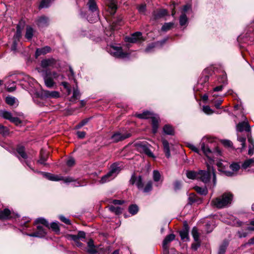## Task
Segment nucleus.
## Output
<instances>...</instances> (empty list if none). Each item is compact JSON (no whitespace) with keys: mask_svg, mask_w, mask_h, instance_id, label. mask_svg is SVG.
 <instances>
[{"mask_svg":"<svg viewBox=\"0 0 254 254\" xmlns=\"http://www.w3.org/2000/svg\"><path fill=\"white\" fill-rule=\"evenodd\" d=\"M211 141L207 137H203L200 142V146L201 150L206 156L207 160L206 161V164L207 170H199L198 171V180H200L205 184L209 182L212 175V181L213 187L216 184V176L213 165L214 164V158L222 155V152L218 147L211 149L209 144Z\"/></svg>","mask_w":254,"mask_h":254,"instance_id":"obj_1","label":"nucleus"},{"mask_svg":"<svg viewBox=\"0 0 254 254\" xmlns=\"http://www.w3.org/2000/svg\"><path fill=\"white\" fill-rule=\"evenodd\" d=\"M40 67L36 68L42 77L45 85L49 88H53L57 86V82H60L64 79V74L56 71H52L48 67L59 69L61 64L58 60L53 58L45 59L41 61Z\"/></svg>","mask_w":254,"mask_h":254,"instance_id":"obj_2","label":"nucleus"},{"mask_svg":"<svg viewBox=\"0 0 254 254\" xmlns=\"http://www.w3.org/2000/svg\"><path fill=\"white\" fill-rule=\"evenodd\" d=\"M233 199V195L230 192H225L213 199L211 205L217 208L222 209L229 206Z\"/></svg>","mask_w":254,"mask_h":254,"instance_id":"obj_3","label":"nucleus"},{"mask_svg":"<svg viewBox=\"0 0 254 254\" xmlns=\"http://www.w3.org/2000/svg\"><path fill=\"white\" fill-rule=\"evenodd\" d=\"M121 171L120 167L118 163H115L111 165L110 171L103 176L100 180V183H106L114 179Z\"/></svg>","mask_w":254,"mask_h":254,"instance_id":"obj_4","label":"nucleus"},{"mask_svg":"<svg viewBox=\"0 0 254 254\" xmlns=\"http://www.w3.org/2000/svg\"><path fill=\"white\" fill-rule=\"evenodd\" d=\"M86 5L88 10L93 13L94 16L90 17H87V20L91 23L94 22L99 19V10L97 5L96 0H88L86 2Z\"/></svg>","mask_w":254,"mask_h":254,"instance_id":"obj_5","label":"nucleus"},{"mask_svg":"<svg viewBox=\"0 0 254 254\" xmlns=\"http://www.w3.org/2000/svg\"><path fill=\"white\" fill-rule=\"evenodd\" d=\"M107 50L109 53L115 58L124 59L128 58L129 56L128 53L123 52L122 48L120 47L113 45L108 46Z\"/></svg>","mask_w":254,"mask_h":254,"instance_id":"obj_6","label":"nucleus"},{"mask_svg":"<svg viewBox=\"0 0 254 254\" xmlns=\"http://www.w3.org/2000/svg\"><path fill=\"white\" fill-rule=\"evenodd\" d=\"M134 146L140 153H144L149 157H154L153 153L149 149L150 145L147 142L137 141L134 143Z\"/></svg>","mask_w":254,"mask_h":254,"instance_id":"obj_7","label":"nucleus"},{"mask_svg":"<svg viewBox=\"0 0 254 254\" xmlns=\"http://www.w3.org/2000/svg\"><path fill=\"white\" fill-rule=\"evenodd\" d=\"M25 162L26 164V165L28 166L29 169L31 170L33 172L42 174L44 177H45L50 181H62V179H63V177L61 175H55L49 173L43 172L41 171H39L37 170H35L33 168H32L29 162H28V161H25Z\"/></svg>","mask_w":254,"mask_h":254,"instance_id":"obj_8","label":"nucleus"},{"mask_svg":"<svg viewBox=\"0 0 254 254\" xmlns=\"http://www.w3.org/2000/svg\"><path fill=\"white\" fill-rule=\"evenodd\" d=\"M216 165L219 172L223 173L227 176H233L234 173L227 170L229 166V164L228 162L220 160L217 162Z\"/></svg>","mask_w":254,"mask_h":254,"instance_id":"obj_9","label":"nucleus"},{"mask_svg":"<svg viewBox=\"0 0 254 254\" xmlns=\"http://www.w3.org/2000/svg\"><path fill=\"white\" fill-rule=\"evenodd\" d=\"M130 136V134L127 132L121 133L117 132L112 135L111 139L114 142H118L126 139Z\"/></svg>","mask_w":254,"mask_h":254,"instance_id":"obj_10","label":"nucleus"},{"mask_svg":"<svg viewBox=\"0 0 254 254\" xmlns=\"http://www.w3.org/2000/svg\"><path fill=\"white\" fill-rule=\"evenodd\" d=\"M129 183L132 185L135 184L139 190L143 189V180L141 176L136 177L134 174L132 175Z\"/></svg>","mask_w":254,"mask_h":254,"instance_id":"obj_11","label":"nucleus"},{"mask_svg":"<svg viewBox=\"0 0 254 254\" xmlns=\"http://www.w3.org/2000/svg\"><path fill=\"white\" fill-rule=\"evenodd\" d=\"M142 33L140 32H136L131 35L130 36L126 37L125 41L130 43H135L142 40Z\"/></svg>","mask_w":254,"mask_h":254,"instance_id":"obj_12","label":"nucleus"},{"mask_svg":"<svg viewBox=\"0 0 254 254\" xmlns=\"http://www.w3.org/2000/svg\"><path fill=\"white\" fill-rule=\"evenodd\" d=\"M209 77L208 75H204L199 79L198 83L196 85V88L198 90L203 89L204 88L207 89L208 86V81L209 80Z\"/></svg>","mask_w":254,"mask_h":254,"instance_id":"obj_13","label":"nucleus"},{"mask_svg":"<svg viewBox=\"0 0 254 254\" xmlns=\"http://www.w3.org/2000/svg\"><path fill=\"white\" fill-rule=\"evenodd\" d=\"M46 234L47 232L44 228L38 225L37 226V230L36 232L31 234H27V235L32 237L43 238Z\"/></svg>","mask_w":254,"mask_h":254,"instance_id":"obj_14","label":"nucleus"},{"mask_svg":"<svg viewBox=\"0 0 254 254\" xmlns=\"http://www.w3.org/2000/svg\"><path fill=\"white\" fill-rule=\"evenodd\" d=\"M167 40V38L165 39L160 41H158L156 43H151L149 44L146 49L144 50V52L146 53H150L153 52L155 50V48L157 47L158 45H160L161 46H162Z\"/></svg>","mask_w":254,"mask_h":254,"instance_id":"obj_15","label":"nucleus"},{"mask_svg":"<svg viewBox=\"0 0 254 254\" xmlns=\"http://www.w3.org/2000/svg\"><path fill=\"white\" fill-rule=\"evenodd\" d=\"M175 238V235L173 234H169L165 238L163 242V250L167 253H169V244L173 241Z\"/></svg>","mask_w":254,"mask_h":254,"instance_id":"obj_16","label":"nucleus"},{"mask_svg":"<svg viewBox=\"0 0 254 254\" xmlns=\"http://www.w3.org/2000/svg\"><path fill=\"white\" fill-rule=\"evenodd\" d=\"M167 14V12L165 9H160L159 10L154 11L152 17L151 18V20H156L158 19H160L164 16Z\"/></svg>","mask_w":254,"mask_h":254,"instance_id":"obj_17","label":"nucleus"},{"mask_svg":"<svg viewBox=\"0 0 254 254\" xmlns=\"http://www.w3.org/2000/svg\"><path fill=\"white\" fill-rule=\"evenodd\" d=\"M245 131L246 133H250L251 132V127L249 124L247 119L241 123H239V132Z\"/></svg>","mask_w":254,"mask_h":254,"instance_id":"obj_18","label":"nucleus"},{"mask_svg":"<svg viewBox=\"0 0 254 254\" xmlns=\"http://www.w3.org/2000/svg\"><path fill=\"white\" fill-rule=\"evenodd\" d=\"M51 51V48L49 46H45L41 48L37 49L35 52V57L37 58L42 55H45Z\"/></svg>","mask_w":254,"mask_h":254,"instance_id":"obj_19","label":"nucleus"},{"mask_svg":"<svg viewBox=\"0 0 254 254\" xmlns=\"http://www.w3.org/2000/svg\"><path fill=\"white\" fill-rule=\"evenodd\" d=\"M135 116L140 119H148L149 118L151 119L152 117L154 116V115L150 111H145L142 113L136 114Z\"/></svg>","mask_w":254,"mask_h":254,"instance_id":"obj_20","label":"nucleus"},{"mask_svg":"<svg viewBox=\"0 0 254 254\" xmlns=\"http://www.w3.org/2000/svg\"><path fill=\"white\" fill-rule=\"evenodd\" d=\"M159 118L157 116H154L152 117L151 124L152 127V132L153 133H156L157 131L159 126Z\"/></svg>","mask_w":254,"mask_h":254,"instance_id":"obj_21","label":"nucleus"},{"mask_svg":"<svg viewBox=\"0 0 254 254\" xmlns=\"http://www.w3.org/2000/svg\"><path fill=\"white\" fill-rule=\"evenodd\" d=\"M88 249L87 252L89 254H95L98 253L93 240L90 239L87 243Z\"/></svg>","mask_w":254,"mask_h":254,"instance_id":"obj_22","label":"nucleus"},{"mask_svg":"<svg viewBox=\"0 0 254 254\" xmlns=\"http://www.w3.org/2000/svg\"><path fill=\"white\" fill-rule=\"evenodd\" d=\"M44 95L47 98H58L60 97V93L57 91L45 90L44 91Z\"/></svg>","mask_w":254,"mask_h":254,"instance_id":"obj_23","label":"nucleus"},{"mask_svg":"<svg viewBox=\"0 0 254 254\" xmlns=\"http://www.w3.org/2000/svg\"><path fill=\"white\" fill-rule=\"evenodd\" d=\"M162 141L164 151L165 153V155L167 158H169L171 156L169 143L168 141L165 139H163Z\"/></svg>","mask_w":254,"mask_h":254,"instance_id":"obj_24","label":"nucleus"},{"mask_svg":"<svg viewBox=\"0 0 254 254\" xmlns=\"http://www.w3.org/2000/svg\"><path fill=\"white\" fill-rule=\"evenodd\" d=\"M11 212L8 208H5L3 210H0V219L5 220L10 218Z\"/></svg>","mask_w":254,"mask_h":254,"instance_id":"obj_25","label":"nucleus"},{"mask_svg":"<svg viewBox=\"0 0 254 254\" xmlns=\"http://www.w3.org/2000/svg\"><path fill=\"white\" fill-rule=\"evenodd\" d=\"M47 154H45L44 151L43 149H41L40 151V159L38 160L37 162L40 164L46 165L47 163L46 162L47 160Z\"/></svg>","mask_w":254,"mask_h":254,"instance_id":"obj_26","label":"nucleus"},{"mask_svg":"<svg viewBox=\"0 0 254 254\" xmlns=\"http://www.w3.org/2000/svg\"><path fill=\"white\" fill-rule=\"evenodd\" d=\"M49 21L48 18L45 16H43L39 17L37 20V24L39 27H43L47 25Z\"/></svg>","mask_w":254,"mask_h":254,"instance_id":"obj_27","label":"nucleus"},{"mask_svg":"<svg viewBox=\"0 0 254 254\" xmlns=\"http://www.w3.org/2000/svg\"><path fill=\"white\" fill-rule=\"evenodd\" d=\"M186 176L190 179L198 180V171H188L186 173Z\"/></svg>","mask_w":254,"mask_h":254,"instance_id":"obj_28","label":"nucleus"},{"mask_svg":"<svg viewBox=\"0 0 254 254\" xmlns=\"http://www.w3.org/2000/svg\"><path fill=\"white\" fill-rule=\"evenodd\" d=\"M16 151L18 153V154L21 156V157L23 159H26L27 158L28 156L25 151V148L23 146H18L16 149Z\"/></svg>","mask_w":254,"mask_h":254,"instance_id":"obj_29","label":"nucleus"},{"mask_svg":"<svg viewBox=\"0 0 254 254\" xmlns=\"http://www.w3.org/2000/svg\"><path fill=\"white\" fill-rule=\"evenodd\" d=\"M228 246V242L227 241H224L219 247L218 254H225Z\"/></svg>","mask_w":254,"mask_h":254,"instance_id":"obj_30","label":"nucleus"},{"mask_svg":"<svg viewBox=\"0 0 254 254\" xmlns=\"http://www.w3.org/2000/svg\"><path fill=\"white\" fill-rule=\"evenodd\" d=\"M42 224L48 228H50L49 223L48 221L43 217H39L35 221V224Z\"/></svg>","mask_w":254,"mask_h":254,"instance_id":"obj_31","label":"nucleus"},{"mask_svg":"<svg viewBox=\"0 0 254 254\" xmlns=\"http://www.w3.org/2000/svg\"><path fill=\"white\" fill-rule=\"evenodd\" d=\"M0 116L9 121H10L12 117L11 113L5 110H0Z\"/></svg>","mask_w":254,"mask_h":254,"instance_id":"obj_32","label":"nucleus"},{"mask_svg":"<svg viewBox=\"0 0 254 254\" xmlns=\"http://www.w3.org/2000/svg\"><path fill=\"white\" fill-rule=\"evenodd\" d=\"M109 210L113 212L116 215H119L122 213V209L119 206H115L114 205H110L109 206Z\"/></svg>","mask_w":254,"mask_h":254,"instance_id":"obj_33","label":"nucleus"},{"mask_svg":"<svg viewBox=\"0 0 254 254\" xmlns=\"http://www.w3.org/2000/svg\"><path fill=\"white\" fill-rule=\"evenodd\" d=\"M174 25L175 23L173 22L165 23L161 27V30L163 32H167L173 28Z\"/></svg>","mask_w":254,"mask_h":254,"instance_id":"obj_34","label":"nucleus"},{"mask_svg":"<svg viewBox=\"0 0 254 254\" xmlns=\"http://www.w3.org/2000/svg\"><path fill=\"white\" fill-rule=\"evenodd\" d=\"M163 131L164 133L168 135H173L174 130L172 126L169 125H166L163 127Z\"/></svg>","mask_w":254,"mask_h":254,"instance_id":"obj_35","label":"nucleus"},{"mask_svg":"<svg viewBox=\"0 0 254 254\" xmlns=\"http://www.w3.org/2000/svg\"><path fill=\"white\" fill-rule=\"evenodd\" d=\"M180 236L182 240L184 241H189V231L187 230H181L180 232Z\"/></svg>","mask_w":254,"mask_h":254,"instance_id":"obj_36","label":"nucleus"},{"mask_svg":"<svg viewBox=\"0 0 254 254\" xmlns=\"http://www.w3.org/2000/svg\"><path fill=\"white\" fill-rule=\"evenodd\" d=\"M218 82L223 85H225L227 84V77L225 72H223L219 77Z\"/></svg>","mask_w":254,"mask_h":254,"instance_id":"obj_37","label":"nucleus"},{"mask_svg":"<svg viewBox=\"0 0 254 254\" xmlns=\"http://www.w3.org/2000/svg\"><path fill=\"white\" fill-rule=\"evenodd\" d=\"M194 190L197 193L201 195H205L207 194L208 192L207 190L205 187L202 188L196 186L194 187Z\"/></svg>","mask_w":254,"mask_h":254,"instance_id":"obj_38","label":"nucleus"},{"mask_svg":"<svg viewBox=\"0 0 254 254\" xmlns=\"http://www.w3.org/2000/svg\"><path fill=\"white\" fill-rule=\"evenodd\" d=\"M33 36V29L30 26H27L26 28L25 37L28 40H31Z\"/></svg>","mask_w":254,"mask_h":254,"instance_id":"obj_39","label":"nucleus"},{"mask_svg":"<svg viewBox=\"0 0 254 254\" xmlns=\"http://www.w3.org/2000/svg\"><path fill=\"white\" fill-rule=\"evenodd\" d=\"M188 22V19L185 13H182L180 17L179 22L181 26H184L187 25Z\"/></svg>","mask_w":254,"mask_h":254,"instance_id":"obj_40","label":"nucleus"},{"mask_svg":"<svg viewBox=\"0 0 254 254\" xmlns=\"http://www.w3.org/2000/svg\"><path fill=\"white\" fill-rule=\"evenodd\" d=\"M128 211L131 215H135L138 211V207L136 204H131L128 207Z\"/></svg>","mask_w":254,"mask_h":254,"instance_id":"obj_41","label":"nucleus"},{"mask_svg":"<svg viewBox=\"0 0 254 254\" xmlns=\"http://www.w3.org/2000/svg\"><path fill=\"white\" fill-rule=\"evenodd\" d=\"M220 142L225 147L231 149L233 148V143L230 140L222 139L220 140Z\"/></svg>","mask_w":254,"mask_h":254,"instance_id":"obj_42","label":"nucleus"},{"mask_svg":"<svg viewBox=\"0 0 254 254\" xmlns=\"http://www.w3.org/2000/svg\"><path fill=\"white\" fill-rule=\"evenodd\" d=\"M51 3V0H42L39 6L40 9L47 8L50 6Z\"/></svg>","mask_w":254,"mask_h":254,"instance_id":"obj_43","label":"nucleus"},{"mask_svg":"<svg viewBox=\"0 0 254 254\" xmlns=\"http://www.w3.org/2000/svg\"><path fill=\"white\" fill-rule=\"evenodd\" d=\"M191 234L192 235L194 241L196 242H198L199 235L196 227H194L192 228L191 230Z\"/></svg>","mask_w":254,"mask_h":254,"instance_id":"obj_44","label":"nucleus"},{"mask_svg":"<svg viewBox=\"0 0 254 254\" xmlns=\"http://www.w3.org/2000/svg\"><path fill=\"white\" fill-rule=\"evenodd\" d=\"M161 178V176L159 172L157 170H154L153 171V179L154 182H159Z\"/></svg>","mask_w":254,"mask_h":254,"instance_id":"obj_45","label":"nucleus"},{"mask_svg":"<svg viewBox=\"0 0 254 254\" xmlns=\"http://www.w3.org/2000/svg\"><path fill=\"white\" fill-rule=\"evenodd\" d=\"M254 163V159H250L246 160L242 164V167L243 169H246L249 167L251 165Z\"/></svg>","mask_w":254,"mask_h":254,"instance_id":"obj_46","label":"nucleus"},{"mask_svg":"<svg viewBox=\"0 0 254 254\" xmlns=\"http://www.w3.org/2000/svg\"><path fill=\"white\" fill-rule=\"evenodd\" d=\"M203 112L207 115H211L214 113V112L208 106H203L202 107Z\"/></svg>","mask_w":254,"mask_h":254,"instance_id":"obj_47","label":"nucleus"},{"mask_svg":"<svg viewBox=\"0 0 254 254\" xmlns=\"http://www.w3.org/2000/svg\"><path fill=\"white\" fill-rule=\"evenodd\" d=\"M222 102H223V100L221 99H219V100H212L211 101V103H212L214 104V107L216 109L221 108V105ZM222 108L223 107H222Z\"/></svg>","mask_w":254,"mask_h":254,"instance_id":"obj_48","label":"nucleus"},{"mask_svg":"<svg viewBox=\"0 0 254 254\" xmlns=\"http://www.w3.org/2000/svg\"><path fill=\"white\" fill-rule=\"evenodd\" d=\"M8 128L3 126L2 125H0V133L2 134L3 136H6L8 134Z\"/></svg>","mask_w":254,"mask_h":254,"instance_id":"obj_49","label":"nucleus"},{"mask_svg":"<svg viewBox=\"0 0 254 254\" xmlns=\"http://www.w3.org/2000/svg\"><path fill=\"white\" fill-rule=\"evenodd\" d=\"M152 189V183L151 181L148 182L145 188L143 189V192L147 193L150 191Z\"/></svg>","mask_w":254,"mask_h":254,"instance_id":"obj_50","label":"nucleus"},{"mask_svg":"<svg viewBox=\"0 0 254 254\" xmlns=\"http://www.w3.org/2000/svg\"><path fill=\"white\" fill-rule=\"evenodd\" d=\"M137 9L139 13L141 14H145L146 11V5L141 4L137 6Z\"/></svg>","mask_w":254,"mask_h":254,"instance_id":"obj_51","label":"nucleus"},{"mask_svg":"<svg viewBox=\"0 0 254 254\" xmlns=\"http://www.w3.org/2000/svg\"><path fill=\"white\" fill-rule=\"evenodd\" d=\"M16 99L13 97H6L5 98L6 103L10 105H13L15 102Z\"/></svg>","mask_w":254,"mask_h":254,"instance_id":"obj_52","label":"nucleus"},{"mask_svg":"<svg viewBox=\"0 0 254 254\" xmlns=\"http://www.w3.org/2000/svg\"><path fill=\"white\" fill-rule=\"evenodd\" d=\"M80 97V92L79 90L77 88H74L73 91V95L71 97V99L74 100V99H77Z\"/></svg>","mask_w":254,"mask_h":254,"instance_id":"obj_53","label":"nucleus"},{"mask_svg":"<svg viewBox=\"0 0 254 254\" xmlns=\"http://www.w3.org/2000/svg\"><path fill=\"white\" fill-rule=\"evenodd\" d=\"M49 226L55 232H59L60 231V228L57 222H52Z\"/></svg>","mask_w":254,"mask_h":254,"instance_id":"obj_54","label":"nucleus"},{"mask_svg":"<svg viewBox=\"0 0 254 254\" xmlns=\"http://www.w3.org/2000/svg\"><path fill=\"white\" fill-rule=\"evenodd\" d=\"M67 238L69 240H73L75 242H77V241H78L79 240L78 237L77 235H72V234L68 235L67 236Z\"/></svg>","mask_w":254,"mask_h":254,"instance_id":"obj_55","label":"nucleus"},{"mask_svg":"<svg viewBox=\"0 0 254 254\" xmlns=\"http://www.w3.org/2000/svg\"><path fill=\"white\" fill-rule=\"evenodd\" d=\"M229 115L231 116L232 119L233 120L234 122L235 123L236 129L237 131H238V124L237 123V116L231 113H229Z\"/></svg>","mask_w":254,"mask_h":254,"instance_id":"obj_56","label":"nucleus"},{"mask_svg":"<svg viewBox=\"0 0 254 254\" xmlns=\"http://www.w3.org/2000/svg\"><path fill=\"white\" fill-rule=\"evenodd\" d=\"M60 219L64 223L66 224L69 225L70 224V221L69 219L65 217L64 216L61 215L59 216Z\"/></svg>","mask_w":254,"mask_h":254,"instance_id":"obj_57","label":"nucleus"},{"mask_svg":"<svg viewBox=\"0 0 254 254\" xmlns=\"http://www.w3.org/2000/svg\"><path fill=\"white\" fill-rule=\"evenodd\" d=\"M189 11H191V7L190 4H186L183 6V13H187Z\"/></svg>","mask_w":254,"mask_h":254,"instance_id":"obj_58","label":"nucleus"},{"mask_svg":"<svg viewBox=\"0 0 254 254\" xmlns=\"http://www.w3.org/2000/svg\"><path fill=\"white\" fill-rule=\"evenodd\" d=\"M229 167L232 170V172L237 171L238 170V163H233L231 165H229Z\"/></svg>","mask_w":254,"mask_h":254,"instance_id":"obj_59","label":"nucleus"},{"mask_svg":"<svg viewBox=\"0 0 254 254\" xmlns=\"http://www.w3.org/2000/svg\"><path fill=\"white\" fill-rule=\"evenodd\" d=\"M11 122L15 124L16 125H18L21 124V121L17 117H12L11 120L10 121Z\"/></svg>","mask_w":254,"mask_h":254,"instance_id":"obj_60","label":"nucleus"},{"mask_svg":"<svg viewBox=\"0 0 254 254\" xmlns=\"http://www.w3.org/2000/svg\"><path fill=\"white\" fill-rule=\"evenodd\" d=\"M62 180L64 181V182L65 183H72L74 181V179L70 177H67L65 178L63 177V179H62Z\"/></svg>","mask_w":254,"mask_h":254,"instance_id":"obj_61","label":"nucleus"},{"mask_svg":"<svg viewBox=\"0 0 254 254\" xmlns=\"http://www.w3.org/2000/svg\"><path fill=\"white\" fill-rule=\"evenodd\" d=\"M189 147L191 150L193 151L194 152H195L198 154H199V152H200L199 149L197 147L194 146V145L189 144Z\"/></svg>","mask_w":254,"mask_h":254,"instance_id":"obj_62","label":"nucleus"},{"mask_svg":"<svg viewBox=\"0 0 254 254\" xmlns=\"http://www.w3.org/2000/svg\"><path fill=\"white\" fill-rule=\"evenodd\" d=\"M75 160L73 158H69L66 161V164L69 167H71L74 165Z\"/></svg>","mask_w":254,"mask_h":254,"instance_id":"obj_63","label":"nucleus"},{"mask_svg":"<svg viewBox=\"0 0 254 254\" xmlns=\"http://www.w3.org/2000/svg\"><path fill=\"white\" fill-rule=\"evenodd\" d=\"M254 144L252 143V144H250L249 146V151L248 154L250 155H252L254 154Z\"/></svg>","mask_w":254,"mask_h":254,"instance_id":"obj_64","label":"nucleus"}]
</instances>
